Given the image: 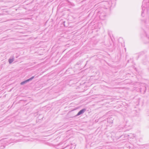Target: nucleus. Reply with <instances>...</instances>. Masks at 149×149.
Instances as JSON below:
<instances>
[{
  "label": "nucleus",
  "mask_w": 149,
  "mask_h": 149,
  "mask_svg": "<svg viewBox=\"0 0 149 149\" xmlns=\"http://www.w3.org/2000/svg\"><path fill=\"white\" fill-rule=\"evenodd\" d=\"M33 77H32L31 78L28 79H27V80L25 81H24L23 82H21V84L22 85L23 84H24L26 82H27L30 80H31L33 78Z\"/></svg>",
  "instance_id": "obj_2"
},
{
  "label": "nucleus",
  "mask_w": 149,
  "mask_h": 149,
  "mask_svg": "<svg viewBox=\"0 0 149 149\" xmlns=\"http://www.w3.org/2000/svg\"><path fill=\"white\" fill-rule=\"evenodd\" d=\"M86 109H83L80 110L77 113V115L79 116L83 113L85 111Z\"/></svg>",
  "instance_id": "obj_1"
},
{
  "label": "nucleus",
  "mask_w": 149,
  "mask_h": 149,
  "mask_svg": "<svg viewBox=\"0 0 149 149\" xmlns=\"http://www.w3.org/2000/svg\"><path fill=\"white\" fill-rule=\"evenodd\" d=\"M13 61V59H10L9 60V62L10 63H11Z\"/></svg>",
  "instance_id": "obj_3"
}]
</instances>
